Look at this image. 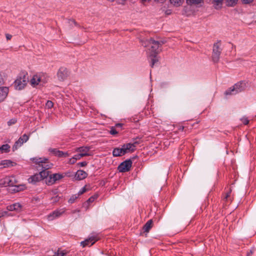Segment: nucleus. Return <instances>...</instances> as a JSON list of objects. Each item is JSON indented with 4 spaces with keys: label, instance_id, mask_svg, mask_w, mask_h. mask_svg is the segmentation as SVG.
<instances>
[{
    "label": "nucleus",
    "instance_id": "cd10ccee",
    "mask_svg": "<svg viewBox=\"0 0 256 256\" xmlns=\"http://www.w3.org/2000/svg\"><path fill=\"white\" fill-rule=\"evenodd\" d=\"M238 0H226L227 5L228 6H232L235 5Z\"/></svg>",
    "mask_w": 256,
    "mask_h": 256
},
{
    "label": "nucleus",
    "instance_id": "f03ea898",
    "mask_svg": "<svg viewBox=\"0 0 256 256\" xmlns=\"http://www.w3.org/2000/svg\"><path fill=\"white\" fill-rule=\"evenodd\" d=\"M248 83L245 81H240L234 84L224 92V94L234 95L244 91L247 87Z\"/></svg>",
    "mask_w": 256,
    "mask_h": 256
},
{
    "label": "nucleus",
    "instance_id": "72a5a7b5",
    "mask_svg": "<svg viewBox=\"0 0 256 256\" xmlns=\"http://www.w3.org/2000/svg\"><path fill=\"white\" fill-rule=\"evenodd\" d=\"M46 105L48 108H50L53 106V102L50 100H48Z\"/></svg>",
    "mask_w": 256,
    "mask_h": 256
},
{
    "label": "nucleus",
    "instance_id": "4d7b16f0",
    "mask_svg": "<svg viewBox=\"0 0 256 256\" xmlns=\"http://www.w3.org/2000/svg\"><path fill=\"white\" fill-rule=\"evenodd\" d=\"M108 254V255H111V254ZM112 254V255H114V254Z\"/></svg>",
    "mask_w": 256,
    "mask_h": 256
},
{
    "label": "nucleus",
    "instance_id": "dca6fc26",
    "mask_svg": "<svg viewBox=\"0 0 256 256\" xmlns=\"http://www.w3.org/2000/svg\"><path fill=\"white\" fill-rule=\"evenodd\" d=\"M90 148V146H82L77 148L76 152H80L82 156H90L91 154L88 153Z\"/></svg>",
    "mask_w": 256,
    "mask_h": 256
},
{
    "label": "nucleus",
    "instance_id": "603ef678",
    "mask_svg": "<svg viewBox=\"0 0 256 256\" xmlns=\"http://www.w3.org/2000/svg\"><path fill=\"white\" fill-rule=\"evenodd\" d=\"M156 2H163L164 0H154Z\"/></svg>",
    "mask_w": 256,
    "mask_h": 256
},
{
    "label": "nucleus",
    "instance_id": "0eeeda50",
    "mask_svg": "<svg viewBox=\"0 0 256 256\" xmlns=\"http://www.w3.org/2000/svg\"><path fill=\"white\" fill-rule=\"evenodd\" d=\"M132 161L131 160H126L122 162L118 168V171L120 172H128L132 167Z\"/></svg>",
    "mask_w": 256,
    "mask_h": 256
},
{
    "label": "nucleus",
    "instance_id": "aec40b11",
    "mask_svg": "<svg viewBox=\"0 0 256 256\" xmlns=\"http://www.w3.org/2000/svg\"><path fill=\"white\" fill-rule=\"evenodd\" d=\"M152 220H148L143 226L144 232H148L152 227Z\"/></svg>",
    "mask_w": 256,
    "mask_h": 256
},
{
    "label": "nucleus",
    "instance_id": "393cba45",
    "mask_svg": "<svg viewBox=\"0 0 256 256\" xmlns=\"http://www.w3.org/2000/svg\"><path fill=\"white\" fill-rule=\"evenodd\" d=\"M184 0H170V3L176 6H180Z\"/></svg>",
    "mask_w": 256,
    "mask_h": 256
},
{
    "label": "nucleus",
    "instance_id": "6e6d98bb",
    "mask_svg": "<svg viewBox=\"0 0 256 256\" xmlns=\"http://www.w3.org/2000/svg\"><path fill=\"white\" fill-rule=\"evenodd\" d=\"M79 212V210H74V211L72 212H73V213H74V212Z\"/></svg>",
    "mask_w": 256,
    "mask_h": 256
},
{
    "label": "nucleus",
    "instance_id": "de8ad7c7",
    "mask_svg": "<svg viewBox=\"0 0 256 256\" xmlns=\"http://www.w3.org/2000/svg\"><path fill=\"white\" fill-rule=\"evenodd\" d=\"M52 200H53V202H57V201H58V200H59V198H58V196H55V197H54V198H52Z\"/></svg>",
    "mask_w": 256,
    "mask_h": 256
},
{
    "label": "nucleus",
    "instance_id": "49530a36",
    "mask_svg": "<svg viewBox=\"0 0 256 256\" xmlns=\"http://www.w3.org/2000/svg\"><path fill=\"white\" fill-rule=\"evenodd\" d=\"M6 37L7 40H10L12 38V36L10 34H6Z\"/></svg>",
    "mask_w": 256,
    "mask_h": 256
},
{
    "label": "nucleus",
    "instance_id": "f8f14e48",
    "mask_svg": "<svg viewBox=\"0 0 256 256\" xmlns=\"http://www.w3.org/2000/svg\"><path fill=\"white\" fill-rule=\"evenodd\" d=\"M65 212L64 209L57 210L48 216V218L49 220H52L54 218L60 217Z\"/></svg>",
    "mask_w": 256,
    "mask_h": 256
},
{
    "label": "nucleus",
    "instance_id": "3c124183",
    "mask_svg": "<svg viewBox=\"0 0 256 256\" xmlns=\"http://www.w3.org/2000/svg\"><path fill=\"white\" fill-rule=\"evenodd\" d=\"M122 126V124L118 123V124H116L115 125V126L116 128H121Z\"/></svg>",
    "mask_w": 256,
    "mask_h": 256
},
{
    "label": "nucleus",
    "instance_id": "423d86ee",
    "mask_svg": "<svg viewBox=\"0 0 256 256\" xmlns=\"http://www.w3.org/2000/svg\"><path fill=\"white\" fill-rule=\"evenodd\" d=\"M222 49L220 48V43L218 42L214 44L213 51L212 54V60L214 62H218L220 59Z\"/></svg>",
    "mask_w": 256,
    "mask_h": 256
},
{
    "label": "nucleus",
    "instance_id": "09e8293b",
    "mask_svg": "<svg viewBox=\"0 0 256 256\" xmlns=\"http://www.w3.org/2000/svg\"><path fill=\"white\" fill-rule=\"evenodd\" d=\"M254 254V250H250V252L248 253V256H249L250 254Z\"/></svg>",
    "mask_w": 256,
    "mask_h": 256
},
{
    "label": "nucleus",
    "instance_id": "ea45409f",
    "mask_svg": "<svg viewBox=\"0 0 256 256\" xmlns=\"http://www.w3.org/2000/svg\"><path fill=\"white\" fill-rule=\"evenodd\" d=\"M4 84V79L1 74H0V87H2V86Z\"/></svg>",
    "mask_w": 256,
    "mask_h": 256
},
{
    "label": "nucleus",
    "instance_id": "ddd939ff",
    "mask_svg": "<svg viewBox=\"0 0 256 256\" xmlns=\"http://www.w3.org/2000/svg\"><path fill=\"white\" fill-rule=\"evenodd\" d=\"M98 240V239L95 236H91L85 240L80 242V245L82 247L86 246H91L94 244V242Z\"/></svg>",
    "mask_w": 256,
    "mask_h": 256
},
{
    "label": "nucleus",
    "instance_id": "1a4fd4ad",
    "mask_svg": "<svg viewBox=\"0 0 256 256\" xmlns=\"http://www.w3.org/2000/svg\"><path fill=\"white\" fill-rule=\"evenodd\" d=\"M16 182L14 176H6L0 180V184L4 186H14Z\"/></svg>",
    "mask_w": 256,
    "mask_h": 256
},
{
    "label": "nucleus",
    "instance_id": "8fccbe9b",
    "mask_svg": "<svg viewBox=\"0 0 256 256\" xmlns=\"http://www.w3.org/2000/svg\"><path fill=\"white\" fill-rule=\"evenodd\" d=\"M230 192L228 193H227L226 194V196H224V199L226 200L227 198L230 196Z\"/></svg>",
    "mask_w": 256,
    "mask_h": 256
},
{
    "label": "nucleus",
    "instance_id": "c9c22d12",
    "mask_svg": "<svg viewBox=\"0 0 256 256\" xmlns=\"http://www.w3.org/2000/svg\"><path fill=\"white\" fill-rule=\"evenodd\" d=\"M241 120L244 124H248L249 122V120L246 117H243Z\"/></svg>",
    "mask_w": 256,
    "mask_h": 256
},
{
    "label": "nucleus",
    "instance_id": "412c9836",
    "mask_svg": "<svg viewBox=\"0 0 256 256\" xmlns=\"http://www.w3.org/2000/svg\"><path fill=\"white\" fill-rule=\"evenodd\" d=\"M13 164H16L14 162H12L10 160H2L0 162V165H3L4 166V167H9L10 166H14Z\"/></svg>",
    "mask_w": 256,
    "mask_h": 256
},
{
    "label": "nucleus",
    "instance_id": "b1692460",
    "mask_svg": "<svg viewBox=\"0 0 256 256\" xmlns=\"http://www.w3.org/2000/svg\"><path fill=\"white\" fill-rule=\"evenodd\" d=\"M186 3L190 5H196L200 4L203 0H186Z\"/></svg>",
    "mask_w": 256,
    "mask_h": 256
},
{
    "label": "nucleus",
    "instance_id": "c85d7f7f",
    "mask_svg": "<svg viewBox=\"0 0 256 256\" xmlns=\"http://www.w3.org/2000/svg\"><path fill=\"white\" fill-rule=\"evenodd\" d=\"M140 42L144 46L146 47L150 45V40H141Z\"/></svg>",
    "mask_w": 256,
    "mask_h": 256
},
{
    "label": "nucleus",
    "instance_id": "c03bdc74",
    "mask_svg": "<svg viewBox=\"0 0 256 256\" xmlns=\"http://www.w3.org/2000/svg\"><path fill=\"white\" fill-rule=\"evenodd\" d=\"M76 161V160H75V158L73 156L72 158H71L70 159L69 163L70 164H73L75 163Z\"/></svg>",
    "mask_w": 256,
    "mask_h": 256
},
{
    "label": "nucleus",
    "instance_id": "6ab92c4d",
    "mask_svg": "<svg viewBox=\"0 0 256 256\" xmlns=\"http://www.w3.org/2000/svg\"><path fill=\"white\" fill-rule=\"evenodd\" d=\"M41 180L40 176L38 174H36L28 178V182L29 183L36 184L37 182H40Z\"/></svg>",
    "mask_w": 256,
    "mask_h": 256
},
{
    "label": "nucleus",
    "instance_id": "473e14b6",
    "mask_svg": "<svg viewBox=\"0 0 256 256\" xmlns=\"http://www.w3.org/2000/svg\"><path fill=\"white\" fill-rule=\"evenodd\" d=\"M118 132L116 130L114 127L112 126L110 128V133L112 135H115L118 134Z\"/></svg>",
    "mask_w": 256,
    "mask_h": 256
},
{
    "label": "nucleus",
    "instance_id": "864d4df0",
    "mask_svg": "<svg viewBox=\"0 0 256 256\" xmlns=\"http://www.w3.org/2000/svg\"><path fill=\"white\" fill-rule=\"evenodd\" d=\"M70 22H72V23H74V24H75V23H76V22H74V20H70Z\"/></svg>",
    "mask_w": 256,
    "mask_h": 256
},
{
    "label": "nucleus",
    "instance_id": "7ed1b4c3",
    "mask_svg": "<svg viewBox=\"0 0 256 256\" xmlns=\"http://www.w3.org/2000/svg\"><path fill=\"white\" fill-rule=\"evenodd\" d=\"M165 43L164 40L156 41L152 38L150 39V48L149 49L150 56H155L160 50L158 48Z\"/></svg>",
    "mask_w": 256,
    "mask_h": 256
},
{
    "label": "nucleus",
    "instance_id": "f704fd0d",
    "mask_svg": "<svg viewBox=\"0 0 256 256\" xmlns=\"http://www.w3.org/2000/svg\"><path fill=\"white\" fill-rule=\"evenodd\" d=\"M97 197H98L97 196H92L88 200L87 202L88 203L92 202L95 199H96L97 198Z\"/></svg>",
    "mask_w": 256,
    "mask_h": 256
},
{
    "label": "nucleus",
    "instance_id": "bb28decb",
    "mask_svg": "<svg viewBox=\"0 0 256 256\" xmlns=\"http://www.w3.org/2000/svg\"><path fill=\"white\" fill-rule=\"evenodd\" d=\"M14 208L16 212H19L22 210V206L20 203H14Z\"/></svg>",
    "mask_w": 256,
    "mask_h": 256
},
{
    "label": "nucleus",
    "instance_id": "6e6552de",
    "mask_svg": "<svg viewBox=\"0 0 256 256\" xmlns=\"http://www.w3.org/2000/svg\"><path fill=\"white\" fill-rule=\"evenodd\" d=\"M64 175L60 174H54L49 176L48 178L46 180V184L50 186L54 184L57 180L64 178Z\"/></svg>",
    "mask_w": 256,
    "mask_h": 256
},
{
    "label": "nucleus",
    "instance_id": "c756f323",
    "mask_svg": "<svg viewBox=\"0 0 256 256\" xmlns=\"http://www.w3.org/2000/svg\"><path fill=\"white\" fill-rule=\"evenodd\" d=\"M78 195L74 194L72 195L70 198L68 200V202L70 204H72L74 202L75 200L78 198Z\"/></svg>",
    "mask_w": 256,
    "mask_h": 256
},
{
    "label": "nucleus",
    "instance_id": "2eb2a0df",
    "mask_svg": "<svg viewBox=\"0 0 256 256\" xmlns=\"http://www.w3.org/2000/svg\"><path fill=\"white\" fill-rule=\"evenodd\" d=\"M49 152L54 156H58L60 158L67 157L68 156V154L67 152H64L62 151L59 150L56 148H50Z\"/></svg>",
    "mask_w": 256,
    "mask_h": 256
},
{
    "label": "nucleus",
    "instance_id": "79ce46f5",
    "mask_svg": "<svg viewBox=\"0 0 256 256\" xmlns=\"http://www.w3.org/2000/svg\"><path fill=\"white\" fill-rule=\"evenodd\" d=\"M0 217H2L4 216H7L8 214V212L6 211H1V212H0Z\"/></svg>",
    "mask_w": 256,
    "mask_h": 256
},
{
    "label": "nucleus",
    "instance_id": "a211bd4d",
    "mask_svg": "<svg viewBox=\"0 0 256 256\" xmlns=\"http://www.w3.org/2000/svg\"><path fill=\"white\" fill-rule=\"evenodd\" d=\"M8 92L7 87H0V102H2L6 97Z\"/></svg>",
    "mask_w": 256,
    "mask_h": 256
},
{
    "label": "nucleus",
    "instance_id": "9d476101",
    "mask_svg": "<svg viewBox=\"0 0 256 256\" xmlns=\"http://www.w3.org/2000/svg\"><path fill=\"white\" fill-rule=\"evenodd\" d=\"M69 76V72L64 67H61L57 72V77L60 81H64Z\"/></svg>",
    "mask_w": 256,
    "mask_h": 256
},
{
    "label": "nucleus",
    "instance_id": "a18cd8bd",
    "mask_svg": "<svg viewBox=\"0 0 256 256\" xmlns=\"http://www.w3.org/2000/svg\"><path fill=\"white\" fill-rule=\"evenodd\" d=\"M242 2L246 4H250L252 2H253L254 0H242Z\"/></svg>",
    "mask_w": 256,
    "mask_h": 256
},
{
    "label": "nucleus",
    "instance_id": "4468645a",
    "mask_svg": "<svg viewBox=\"0 0 256 256\" xmlns=\"http://www.w3.org/2000/svg\"><path fill=\"white\" fill-rule=\"evenodd\" d=\"M30 83L32 86H34L38 84L42 85L45 83V82L43 81V80L41 76L38 75H35L30 80Z\"/></svg>",
    "mask_w": 256,
    "mask_h": 256
},
{
    "label": "nucleus",
    "instance_id": "2f4dec72",
    "mask_svg": "<svg viewBox=\"0 0 256 256\" xmlns=\"http://www.w3.org/2000/svg\"><path fill=\"white\" fill-rule=\"evenodd\" d=\"M156 56L154 57V56H150L151 58V61H152L151 66L152 67H153L154 64L158 61V60L156 58Z\"/></svg>",
    "mask_w": 256,
    "mask_h": 256
},
{
    "label": "nucleus",
    "instance_id": "39448f33",
    "mask_svg": "<svg viewBox=\"0 0 256 256\" xmlns=\"http://www.w3.org/2000/svg\"><path fill=\"white\" fill-rule=\"evenodd\" d=\"M28 80V76L24 75L22 77L18 78L14 82V86L16 90H21L26 86Z\"/></svg>",
    "mask_w": 256,
    "mask_h": 256
},
{
    "label": "nucleus",
    "instance_id": "5fc2aeb1",
    "mask_svg": "<svg viewBox=\"0 0 256 256\" xmlns=\"http://www.w3.org/2000/svg\"><path fill=\"white\" fill-rule=\"evenodd\" d=\"M18 187L16 188V189L14 188V191H16V192H18L19 190L18 189Z\"/></svg>",
    "mask_w": 256,
    "mask_h": 256
},
{
    "label": "nucleus",
    "instance_id": "20e7f679",
    "mask_svg": "<svg viewBox=\"0 0 256 256\" xmlns=\"http://www.w3.org/2000/svg\"><path fill=\"white\" fill-rule=\"evenodd\" d=\"M32 160L34 162L38 164L39 167H42V169L44 170H48L50 168L53 166L46 158H32Z\"/></svg>",
    "mask_w": 256,
    "mask_h": 256
},
{
    "label": "nucleus",
    "instance_id": "a19ab883",
    "mask_svg": "<svg viewBox=\"0 0 256 256\" xmlns=\"http://www.w3.org/2000/svg\"><path fill=\"white\" fill-rule=\"evenodd\" d=\"M82 157H83L82 156H81L80 154H76L74 156V158H75L76 160H80Z\"/></svg>",
    "mask_w": 256,
    "mask_h": 256
},
{
    "label": "nucleus",
    "instance_id": "37998d69",
    "mask_svg": "<svg viewBox=\"0 0 256 256\" xmlns=\"http://www.w3.org/2000/svg\"><path fill=\"white\" fill-rule=\"evenodd\" d=\"M77 164L79 165L80 166H86L87 162H82L78 163Z\"/></svg>",
    "mask_w": 256,
    "mask_h": 256
},
{
    "label": "nucleus",
    "instance_id": "7c9ffc66",
    "mask_svg": "<svg viewBox=\"0 0 256 256\" xmlns=\"http://www.w3.org/2000/svg\"><path fill=\"white\" fill-rule=\"evenodd\" d=\"M17 122V120L16 118H13L10 119L8 122V126H11L14 124H15Z\"/></svg>",
    "mask_w": 256,
    "mask_h": 256
},
{
    "label": "nucleus",
    "instance_id": "4be33fe9",
    "mask_svg": "<svg viewBox=\"0 0 256 256\" xmlns=\"http://www.w3.org/2000/svg\"><path fill=\"white\" fill-rule=\"evenodd\" d=\"M38 174L40 176L42 180L44 178H46V180L49 176V171L42 170Z\"/></svg>",
    "mask_w": 256,
    "mask_h": 256
},
{
    "label": "nucleus",
    "instance_id": "e433bc0d",
    "mask_svg": "<svg viewBox=\"0 0 256 256\" xmlns=\"http://www.w3.org/2000/svg\"><path fill=\"white\" fill-rule=\"evenodd\" d=\"M6 209L9 211H15L14 204L7 206Z\"/></svg>",
    "mask_w": 256,
    "mask_h": 256
},
{
    "label": "nucleus",
    "instance_id": "a878e982",
    "mask_svg": "<svg viewBox=\"0 0 256 256\" xmlns=\"http://www.w3.org/2000/svg\"><path fill=\"white\" fill-rule=\"evenodd\" d=\"M68 252L65 250H62L58 249L56 252H55V254H56V256H64L67 254Z\"/></svg>",
    "mask_w": 256,
    "mask_h": 256
},
{
    "label": "nucleus",
    "instance_id": "58836bf2",
    "mask_svg": "<svg viewBox=\"0 0 256 256\" xmlns=\"http://www.w3.org/2000/svg\"><path fill=\"white\" fill-rule=\"evenodd\" d=\"M223 0H214V4H216V6H218L219 5L222 4Z\"/></svg>",
    "mask_w": 256,
    "mask_h": 256
},
{
    "label": "nucleus",
    "instance_id": "5701e85b",
    "mask_svg": "<svg viewBox=\"0 0 256 256\" xmlns=\"http://www.w3.org/2000/svg\"><path fill=\"white\" fill-rule=\"evenodd\" d=\"M10 146L8 144H5L2 145L0 147V152L2 153H6L10 152Z\"/></svg>",
    "mask_w": 256,
    "mask_h": 256
},
{
    "label": "nucleus",
    "instance_id": "f3484780",
    "mask_svg": "<svg viewBox=\"0 0 256 256\" xmlns=\"http://www.w3.org/2000/svg\"><path fill=\"white\" fill-rule=\"evenodd\" d=\"M88 176V174L82 170H78L76 174H75V178L76 180H82L84 179Z\"/></svg>",
    "mask_w": 256,
    "mask_h": 256
},
{
    "label": "nucleus",
    "instance_id": "9b49d317",
    "mask_svg": "<svg viewBox=\"0 0 256 256\" xmlns=\"http://www.w3.org/2000/svg\"><path fill=\"white\" fill-rule=\"evenodd\" d=\"M28 140V136L26 134H24L22 137H20L18 140L15 142L14 144L12 146V150L14 152L18 149V148L24 142H26Z\"/></svg>",
    "mask_w": 256,
    "mask_h": 256
},
{
    "label": "nucleus",
    "instance_id": "f257e3e1",
    "mask_svg": "<svg viewBox=\"0 0 256 256\" xmlns=\"http://www.w3.org/2000/svg\"><path fill=\"white\" fill-rule=\"evenodd\" d=\"M138 144V142H134L132 143L130 142L124 144L121 148H114L112 151V154L114 156H120L126 153L133 152Z\"/></svg>",
    "mask_w": 256,
    "mask_h": 256
},
{
    "label": "nucleus",
    "instance_id": "4c0bfd02",
    "mask_svg": "<svg viewBox=\"0 0 256 256\" xmlns=\"http://www.w3.org/2000/svg\"><path fill=\"white\" fill-rule=\"evenodd\" d=\"M86 191V187H83L78 192V196L83 194L84 192H85Z\"/></svg>",
    "mask_w": 256,
    "mask_h": 256
}]
</instances>
